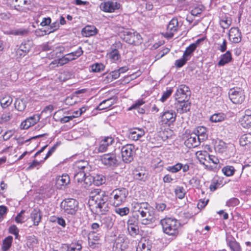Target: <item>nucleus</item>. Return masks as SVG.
Returning a JSON list of instances; mask_svg holds the SVG:
<instances>
[{
  "mask_svg": "<svg viewBox=\"0 0 251 251\" xmlns=\"http://www.w3.org/2000/svg\"><path fill=\"white\" fill-rule=\"evenodd\" d=\"M163 232L171 236H177L181 226L179 221L171 218H166L160 221Z\"/></svg>",
  "mask_w": 251,
  "mask_h": 251,
  "instance_id": "1",
  "label": "nucleus"
},
{
  "mask_svg": "<svg viewBox=\"0 0 251 251\" xmlns=\"http://www.w3.org/2000/svg\"><path fill=\"white\" fill-rule=\"evenodd\" d=\"M120 38L125 42L130 45L138 46L142 43L141 35L133 29H125L119 32Z\"/></svg>",
  "mask_w": 251,
  "mask_h": 251,
  "instance_id": "2",
  "label": "nucleus"
},
{
  "mask_svg": "<svg viewBox=\"0 0 251 251\" xmlns=\"http://www.w3.org/2000/svg\"><path fill=\"white\" fill-rule=\"evenodd\" d=\"M138 212L142 218L141 220V223L142 225H149L155 223L157 220L153 207H140L138 210Z\"/></svg>",
  "mask_w": 251,
  "mask_h": 251,
  "instance_id": "3",
  "label": "nucleus"
},
{
  "mask_svg": "<svg viewBox=\"0 0 251 251\" xmlns=\"http://www.w3.org/2000/svg\"><path fill=\"white\" fill-rule=\"evenodd\" d=\"M121 152L123 161L129 163L133 160L135 154V146L132 144L126 145L122 147Z\"/></svg>",
  "mask_w": 251,
  "mask_h": 251,
  "instance_id": "4",
  "label": "nucleus"
},
{
  "mask_svg": "<svg viewBox=\"0 0 251 251\" xmlns=\"http://www.w3.org/2000/svg\"><path fill=\"white\" fill-rule=\"evenodd\" d=\"M228 94L230 100L234 104H241L245 100L244 92L241 88H231L229 90Z\"/></svg>",
  "mask_w": 251,
  "mask_h": 251,
  "instance_id": "5",
  "label": "nucleus"
},
{
  "mask_svg": "<svg viewBox=\"0 0 251 251\" xmlns=\"http://www.w3.org/2000/svg\"><path fill=\"white\" fill-rule=\"evenodd\" d=\"M107 196L104 195L103 191L99 189L94 190L89 195V204H104Z\"/></svg>",
  "mask_w": 251,
  "mask_h": 251,
  "instance_id": "6",
  "label": "nucleus"
},
{
  "mask_svg": "<svg viewBox=\"0 0 251 251\" xmlns=\"http://www.w3.org/2000/svg\"><path fill=\"white\" fill-rule=\"evenodd\" d=\"M128 195V190L125 188H119L114 190L110 194L114 199V202L117 204H122L126 201Z\"/></svg>",
  "mask_w": 251,
  "mask_h": 251,
  "instance_id": "7",
  "label": "nucleus"
},
{
  "mask_svg": "<svg viewBox=\"0 0 251 251\" xmlns=\"http://www.w3.org/2000/svg\"><path fill=\"white\" fill-rule=\"evenodd\" d=\"M100 160L102 164L107 167H115L118 165V160L115 153H106L100 156Z\"/></svg>",
  "mask_w": 251,
  "mask_h": 251,
  "instance_id": "8",
  "label": "nucleus"
},
{
  "mask_svg": "<svg viewBox=\"0 0 251 251\" xmlns=\"http://www.w3.org/2000/svg\"><path fill=\"white\" fill-rule=\"evenodd\" d=\"M121 4L116 1L108 0L101 2L100 9L105 12L112 13L120 8Z\"/></svg>",
  "mask_w": 251,
  "mask_h": 251,
  "instance_id": "9",
  "label": "nucleus"
},
{
  "mask_svg": "<svg viewBox=\"0 0 251 251\" xmlns=\"http://www.w3.org/2000/svg\"><path fill=\"white\" fill-rule=\"evenodd\" d=\"M179 28L178 22L177 18H173L169 23L167 31L164 36L167 38H172L175 33H176Z\"/></svg>",
  "mask_w": 251,
  "mask_h": 251,
  "instance_id": "10",
  "label": "nucleus"
},
{
  "mask_svg": "<svg viewBox=\"0 0 251 251\" xmlns=\"http://www.w3.org/2000/svg\"><path fill=\"white\" fill-rule=\"evenodd\" d=\"M191 95V91L189 88L185 85H180L175 94L176 100H188Z\"/></svg>",
  "mask_w": 251,
  "mask_h": 251,
  "instance_id": "11",
  "label": "nucleus"
},
{
  "mask_svg": "<svg viewBox=\"0 0 251 251\" xmlns=\"http://www.w3.org/2000/svg\"><path fill=\"white\" fill-rule=\"evenodd\" d=\"M128 247L126 238L124 234H120L116 238L113 244V251H122Z\"/></svg>",
  "mask_w": 251,
  "mask_h": 251,
  "instance_id": "12",
  "label": "nucleus"
},
{
  "mask_svg": "<svg viewBox=\"0 0 251 251\" xmlns=\"http://www.w3.org/2000/svg\"><path fill=\"white\" fill-rule=\"evenodd\" d=\"M176 114L173 110H167L164 112L161 115V122L162 124L170 126L173 124L176 120Z\"/></svg>",
  "mask_w": 251,
  "mask_h": 251,
  "instance_id": "13",
  "label": "nucleus"
},
{
  "mask_svg": "<svg viewBox=\"0 0 251 251\" xmlns=\"http://www.w3.org/2000/svg\"><path fill=\"white\" fill-rule=\"evenodd\" d=\"M114 142V139L112 136L104 137L100 141L99 147L95 150L97 151V152H105Z\"/></svg>",
  "mask_w": 251,
  "mask_h": 251,
  "instance_id": "14",
  "label": "nucleus"
},
{
  "mask_svg": "<svg viewBox=\"0 0 251 251\" xmlns=\"http://www.w3.org/2000/svg\"><path fill=\"white\" fill-rule=\"evenodd\" d=\"M175 104L177 112L180 114L189 111L191 108V103L188 100H177Z\"/></svg>",
  "mask_w": 251,
  "mask_h": 251,
  "instance_id": "15",
  "label": "nucleus"
},
{
  "mask_svg": "<svg viewBox=\"0 0 251 251\" xmlns=\"http://www.w3.org/2000/svg\"><path fill=\"white\" fill-rule=\"evenodd\" d=\"M201 142L195 133H192L187 136L184 142L185 146L188 148H194L198 147Z\"/></svg>",
  "mask_w": 251,
  "mask_h": 251,
  "instance_id": "16",
  "label": "nucleus"
},
{
  "mask_svg": "<svg viewBox=\"0 0 251 251\" xmlns=\"http://www.w3.org/2000/svg\"><path fill=\"white\" fill-rule=\"evenodd\" d=\"M228 36L230 40L233 43H238L241 41V32L238 27L231 28L229 31Z\"/></svg>",
  "mask_w": 251,
  "mask_h": 251,
  "instance_id": "17",
  "label": "nucleus"
},
{
  "mask_svg": "<svg viewBox=\"0 0 251 251\" xmlns=\"http://www.w3.org/2000/svg\"><path fill=\"white\" fill-rule=\"evenodd\" d=\"M40 116L38 115H34L29 117L21 123V128L27 129L29 128L36 124L40 120Z\"/></svg>",
  "mask_w": 251,
  "mask_h": 251,
  "instance_id": "18",
  "label": "nucleus"
},
{
  "mask_svg": "<svg viewBox=\"0 0 251 251\" xmlns=\"http://www.w3.org/2000/svg\"><path fill=\"white\" fill-rule=\"evenodd\" d=\"M16 4L14 5L15 9L20 12H26L29 8L26 6L30 4L28 0H15Z\"/></svg>",
  "mask_w": 251,
  "mask_h": 251,
  "instance_id": "19",
  "label": "nucleus"
},
{
  "mask_svg": "<svg viewBox=\"0 0 251 251\" xmlns=\"http://www.w3.org/2000/svg\"><path fill=\"white\" fill-rule=\"evenodd\" d=\"M70 181L69 176L67 174H63L56 178V186L58 189H61L63 187H65L69 184Z\"/></svg>",
  "mask_w": 251,
  "mask_h": 251,
  "instance_id": "20",
  "label": "nucleus"
},
{
  "mask_svg": "<svg viewBox=\"0 0 251 251\" xmlns=\"http://www.w3.org/2000/svg\"><path fill=\"white\" fill-rule=\"evenodd\" d=\"M42 217L41 210L38 208H34L30 214V218L33 222V225L38 226L41 221Z\"/></svg>",
  "mask_w": 251,
  "mask_h": 251,
  "instance_id": "21",
  "label": "nucleus"
},
{
  "mask_svg": "<svg viewBox=\"0 0 251 251\" xmlns=\"http://www.w3.org/2000/svg\"><path fill=\"white\" fill-rule=\"evenodd\" d=\"M116 102V98H111L101 102L97 106V109L101 110L109 108Z\"/></svg>",
  "mask_w": 251,
  "mask_h": 251,
  "instance_id": "22",
  "label": "nucleus"
},
{
  "mask_svg": "<svg viewBox=\"0 0 251 251\" xmlns=\"http://www.w3.org/2000/svg\"><path fill=\"white\" fill-rule=\"evenodd\" d=\"M193 133H195L201 141H203L207 138L206 128L204 126H198Z\"/></svg>",
  "mask_w": 251,
  "mask_h": 251,
  "instance_id": "23",
  "label": "nucleus"
},
{
  "mask_svg": "<svg viewBox=\"0 0 251 251\" xmlns=\"http://www.w3.org/2000/svg\"><path fill=\"white\" fill-rule=\"evenodd\" d=\"M232 144L227 145L222 141H220L215 146V149L216 151L219 153H223L225 152L227 148H233Z\"/></svg>",
  "mask_w": 251,
  "mask_h": 251,
  "instance_id": "24",
  "label": "nucleus"
},
{
  "mask_svg": "<svg viewBox=\"0 0 251 251\" xmlns=\"http://www.w3.org/2000/svg\"><path fill=\"white\" fill-rule=\"evenodd\" d=\"M64 212L68 214L74 215L78 209V205H60Z\"/></svg>",
  "mask_w": 251,
  "mask_h": 251,
  "instance_id": "25",
  "label": "nucleus"
},
{
  "mask_svg": "<svg viewBox=\"0 0 251 251\" xmlns=\"http://www.w3.org/2000/svg\"><path fill=\"white\" fill-rule=\"evenodd\" d=\"M31 48L29 43H22L17 50V54L20 56H24L29 52Z\"/></svg>",
  "mask_w": 251,
  "mask_h": 251,
  "instance_id": "26",
  "label": "nucleus"
},
{
  "mask_svg": "<svg viewBox=\"0 0 251 251\" xmlns=\"http://www.w3.org/2000/svg\"><path fill=\"white\" fill-rule=\"evenodd\" d=\"M232 59L231 52L227 51L225 54L221 55V59L218 63L219 66H223L229 63Z\"/></svg>",
  "mask_w": 251,
  "mask_h": 251,
  "instance_id": "27",
  "label": "nucleus"
},
{
  "mask_svg": "<svg viewBox=\"0 0 251 251\" xmlns=\"http://www.w3.org/2000/svg\"><path fill=\"white\" fill-rule=\"evenodd\" d=\"M101 226L104 225L107 229H110L113 226L114 220L112 216H107L101 219Z\"/></svg>",
  "mask_w": 251,
  "mask_h": 251,
  "instance_id": "28",
  "label": "nucleus"
},
{
  "mask_svg": "<svg viewBox=\"0 0 251 251\" xmlns=\"http://www.w3.org/2000/svg\"><path fill=\"white\" fill-rule=\"evenodd\" d=\"M197 155L200 163L205 165V161L209 162L210 155L206 151H200L197 152Z\"/></svg>",
  "mask_w": 251,
  "mask_h": 251,
  "instance_id": "29",
  "label": "nucleus"
},
{
  "mask_svg": "<svg viewBox=\"0 0 251 251\" xmlns=\"http://www.w3.org/2000/svg\"><path fill=\"white\" fill-rule=\"evenodd\" d=\"M240 144L242 146L250 148L251 145V134L246 133L243 135L240 139Z\"/></svg>",
  "mask_w": 251,
  "mask_h": 251,
  "instance_id": "30",
  "label": "nucleus"
},
{
  "mask_svg": "<svg viewBox=\"0 0 251 251\" xmlns=\"http://www.w3.org/2000/svg\"><path fill=\"white\" fill-rule=\"evenodd\" d=\"M97 33V29L94 26H86L83 28L82 34L85 37H90Z\"/></svg>",
  "mask_w": 251,
  "mask_h": 251,
  "instance_id": "31",
  "label": "nucleus"
},
{
  "mask_svg": "<svg viewBox=\"0 0 251 251\" xmlns=\"http://www.w3.org/2000/svg\"><path fill=\"white\" fill-rule=\"evenodd\" d=\"M145 134V131L142 128H136L130 132V137L133 140H139Z\"/></svg>",
  "mask_w": 251,
  "mask_h": 251,
  "instance_id": "32",
  "label": "nucleus"
},
{
  "mask_svg": "<svg viewBox=\"0 0 251 251\" xmlns=\"http://www.w3.org/2000/svg\"><path fill=\"white\" fill-rule=\"evenodd\" d=\"M135 179L145 182L148 178V174L145 171L141 170L140 172L135 171L133 174Z\"/></svg>",
  "mask_w": 251,
  "mask_h": 251,
  "instance_id": "33",
  "label": "nucleus"
},
{
  "mask_svg": "<svg viewBox=\"0 0 251 251\" xmlns=\"http://www.w3.org/2000/svg\"><path fill=\"white\" fill-rule=\"evenodd\" d=\"M14 105L16 109L18 111H23L26 107V101L24 99H17Z\"/></svg>",
  "mask_w": 251,
  "mask_h": 251,
  "instance_id": "34",
  "label": "nucleus"
},
{
  "mask_svg": "<svg viewBox=\"0 0 251 251\" xmlns=\"http://www.w3.org/2000/svg\"><path fill=\"white\" fill-rule=\"evenodd\" d=\"M197 48V45L196 44H192L190 45L185 50L184 53H183V57L186 58L188 60L190 59L191 54L193 53V52L194 51V50Z\"/></svg>",
  "mask_w": 251,
  "mask_h": 251,
  "instance_id": "35",
  "label": "nucleus"
},
{
  "mask_svg": "<svg viewBox=\"0 0 251 251\" xmlns=\"http://www.w3.org/2000/svg\"><path fill=\"white\" fill-rule=\"evenodd\" d=\"M231 18L226 16L222 17L220 21L221 26L224 29L228 28L231 25Z\"/></svg>",
  "mask_w": 251,
  "mask_h": 251,
  "instance_id": "36",
  "label": "nucleus"
},
{
  "mask_svg": "<svg viewBox=\"0 0 251 251\" xmlns=\"http://www.w3.org/2000/svg\"><path fill=\"white\" fill-rule=\"evenodd\" d=\"M222 180L220 178L214 177L209 186L211 191L214 192L222 185Z\"/></svg>",
  "mask_w": 251,
  "mask_h": 251,
  "instance_id": "37",
  "label": "nucleus"
},
{
  "mask_svg": "<svg viewBox=\"0 0 251 251\" xmlns=\"http://www.w3.org/2000/svg\"><path fill=\"white\" fill-rule=\"evenodd\" d=\"M93 177V183L96 185H101L106 182V177L102 175H96Z\"/></svg>",
  "mask_w": 251,
  "mask_h": 251,
  "instance_id": "38",
  "label": "nucleus"
},
{
  "mask_svg": "<svg viewBox=\"0 0 251 251\" xmlns=\"http://www.w3.org/2000/svg\"><path fill=\"white\" fill-rule=\"evenodd\" d=\"M241 126L246 128L251 127V116H243L240 121Z\"/></svg>",
  "mask_w": 251,
  "mask_h": 251,
  "instance_id": "39",
  "label": "nucleus"
},
{
  "mask_svg": "<svg viewBox=\"0 0 251 251\" xmlns=\"http://www.w3.org/2000/svg\"><path fill=\"white\" fill-rule=\"evenodd\" d=\"M225 118L226 117L224 114L219 113L212 115L210 118V120L213 123H218L224 121Z\"/></svg>",
  "mask_w": 251,
  "mask_h": 251,
  "instance_id": "40",
  "label": "nucleus"
},
{
  "mask_svg": "<svg viewBox=\"0 0 251 251\" xmlns=\"http://www.w3.org/2000/svg\"><path fill=\"white\" fill-rule=\"evenodd\" d=\"M13 237L11 236L7 237L3 241L1 250L2 251H7L11 246Z\"/></svg>",
  "mask_w": 251,
  "mask_h": 251,
  "instance_id": "41",
  "label": "nucleus"
},
{
  "mask_svg": "<svg viewBox=\"0 0 251 251\" xmlns=\"http://www.w3.org/2000/svg\"><path fill=\"white\" fill-rule=\"evenodd\" d=\"M109 210L108 205H97L95 211L97 214H105Z\"/></svg>",
  "mask_w": 251,
  "mask_h": 251,
  "instance_id": "42",
  "label": "nucleus"
},
{
  "mask_svg": "<svg viewBox=\"0 0 251 251\" xmlns=\"http://www.w3.org/2000/svg\"><path fill=\"white\" fill-rule=\"evenodd\" d=\"M75 167L80 170V171H85V172H86L89 169L88 163L86 161H78L75 163Z\"/></svg>",
  "mask_w": 251,
  "mask_h": 251,
  "instance_id": "43",
  "label": "nucleus"
},
{
  "mask_svg": "<svg viewBox=\"0 0 251 251\" xmlns=\"http://www.w3.org/2000/svg\"><path fill=\"white\" fill-rule=\"evenodd\" d=\"M83 51L82 50V48L80 47L76 50L68 53L66 55L68 56V58H72V60H74L81 56L83 54Z\"/></svg>",
  "mask_w": 251,
  "mask_h": 251,
  "instance_id": "44",
  "label": "nucleus"
},
{
  "mask_svg": "<svg viewBox=\"0 0 251 251\" xmlns=\"http://www.w3.org/2000/svg\"><path fill=\"white\" fill-rule=\"evenodd\" d=\"M228 245L231 251H241L240 246L235 240L228 241Z\"/></svg>",
  "mask_w": 251,
  "mask_h": 251,
  "instance_id": "45",
  "label": "nucleus"
},
{
  "mask_svg": "<svg viewBox=\"0 0 251 251\" xmlns=\"http://www.w3.org/2000/svg\"><path fill=\"white\" fill-rule=\"evenodd\" d=\"M13 101L12 98L9 96H5L0 99V104L3 108L10 105Z\"/></svg>",
  "mask_w": 251,
  "mask_h": 251,
  "instance_id": "46",
  "label": "nucleus"
},
{
  "mask_svg": "<svg viewBox=\"0 0 251 251\" xmlns=\"http://www.w3.org/2000/svg\"><path fill=\"white\" fill-rule=\"evenodd\" d=\"M235 169L232 166H226L223 168L222 171L223 173V174L227 176H230L234 174L235 172Z\"/></svg>",
  "mask_w": 251,
  "mask_h": 251,
  "instance_id": "47",
  "label": "nucleus"
},
{
  "mask_svg": "<svg viewBox=\"0 0 251 251\" xmlns=\"http://www.w3.org/2000/svg\"><path fill=\"white\" fill-rule=\"evenodd\" d=\"M81 245L78 243H72L67 245V251H80Z\"/></svg>",
  "mask_w": 251,
  "mask_h": 251,
  "instance_id": "48",
  "label": "nucleus"
},
{
  "mask_svg": "<svg viewBox=\"0 0 251 251\" xmlns=\"http://www.w3.org/2000/svg\"><path fill=\"white\" fill-rule=\"evenodd\" d=\"M108 56L109 59L111 60L112 61L115 62L119 59L120 58V54L119 53V51L117 50H114L110 52L108 54Z\"/></svg>",
  "mask_w": 251,
  "mask_h": 251,
  "instance_id": "49",
  "label": "nucleus"
},
{
  "mask_svg": "<svg viewBox=\"0 0 251 251\" xmlns=\"http://www.w3.org/2000/svg\"><path fill=\"white\" fill-rule=\"evenodd\" d=\"M182 163H177L175 165L168 166L166 168V170L172 173H176L181 169Z\"/></svg>",
  "mask_w": 251,
  "mask_h": 251,
  "instance_id": "50",
  "label": "nucleus"
},
{
  "mask_svg": "<svg viewBox=\"0 0 251 251\" xmlns=\"http://www.w3.org/2000/svg\"><path fill=\"white\" fill-rule=\"evenodd\" d=\"M86 176L85 171H79L78 173L75 174L74 176V180L78 183H82L84 178Z\"/></svg>",
  "mask_w": 251,
  "mask_h": 251,
  "instance_id": "51",
  "label": "nucleus"
},
{
  "mask_svg": "<svg viewBox=\"0 0 251 251\" xmlns=\"http://www.w3.org/2000/svg\"><path fill=\"white\" fill-rule=\"evenodd\" d=\"M127 230L129 234L132 237H135L139 232L138 226L136 225L128 226Z\"/></svg>",
  "mask_w": 251,
  "mask_h": 251,
  "instance_id": "52",
  "label": "nucleus"
},
{
  "mask_svg": "<svg viewBox=\"0 0 251 251\" xmlns=\"http://www.w3.org/2000/svg\"><path fill=\"white\" fill-rule=\"evenodd\" d=\"M29 30L25 28H19L16 30H13L11 31V34L14 35L25 36L28 34Z\"/></svg>",
  "mask_w": 251,
  "mask_h": 251,
  "instance_id": "53",
  "label": "nucleus"
},
{
  "mask_svg": "<svg viewBox=\"0 0 251 251\" xmlns=\"http://www.w3.org/2000/svg\"><path fill=\"white\" fill-rule=\"evenodd\" d=\"M27 239V245L28 247H33L38 243V240L36 237L34 235L28 236Z\"/></svg>",
  "mask_w": 251,
  "mask_h": 251,
  "instance_id": "54",
  "label": "nucleus"
},
{
  "mask_svg": "<svg viewBox=\"0 0 251 251\" xmlns=\"http://www.w3.org/2000/svg\"><path fill=\"white\" fill-rule=\"evenodd\" d=\"M114 211L121 216L126 215L129 213V209L128 207L119 208L116 207Z\"/></svg>",
  "mask_w": 251,
  "mask_h": 251,
  "instance_id": "55",
  "label": "nucleus"
},
{
  "mask_svg": "<svg viewBox=\"0 0 251 251\" xmlns=\"http://www.w3.org/2000/svg\"><path fill=\"white\" fill-rule=\"evenodd\" d=\"M199 205H197V207H195V208L197 209V210H198L197 212H191V213L184 212L183 213L184 216L185 217H186L187 219H189V218H191L192 217H193L194 215H196L197 213L199 212L201 208H204L206 205H200L201 207H199Z\"/></svg>",
  "mask_w": 251,
  "mask_h": 251,
  "instance_id": "56",
  "label": "nucleus"
},
{
  "mask_svg": "<svg viewBox=\"0 0 251 251\" xmlns=\"http://www.w3.org/2000/svg\"><path fill=\"white\" fill-rule=\"evenodd\" d=\"M204 10V7L202 5H198L195 7L191 11V14L195 16H197L201 14Z\"/></svg>",
  "mask_w": 251,
  "mask_h": 251,
  "instance_id": "57",
  "label": "nucleus"
},
{
  "mask_svg": "<svg viewBox=\"0 0 251 251\" xmlns=\"http://www.w3.org/2000/svg\"><path fill=\"white\" fill-rule=\"evenodd\" d=\"M120 75V74L118 70H115L114 71L111 72L110 73L108 74L106 77L109 79L108 80L110 81H112L113 79H116L118 78Z\"/></svg>",
  "mask_w": 251,
  "mask_h": 251,
  "instance_id": "58",
  "label": "nucleus"
},
{
  "mask_svg": "<svg viewBox=\"0 0 251 251\" xmlns=\"http://www.w3.org/2000/svg\"><path fill=\"white\" fill-rule=\"evenodd\" d=\"M72 60V58H68V56L65 55L62 58L57 60L58 65H57V67L63 66Z\"/></svg>",
  "mask_w": 251,
  "mask_h": 251,
  "instance_id": "59",
  "label": "nucleus"
},
{
  "mask_svg": "<svg viewBox=\"0 0 251 251\" xmlns=\"http://www.w3.org/2000/svg\"><path fill=\"white\" fill-rule=\"evenodd\" d=\"M104 68V66L101 63H96L91 66V69L93 72H100Z\"/></svg>",
  "mask_w": 251,
  "mask_h": 251,
  "instance_id": "60",
  "label": "nucleus"
},
{
  "mask_svg": "<svg viewBox=\"0 0 251 251\" xmlns=\"http://www.w3.org/2000/svg\"><path fill=\"white\" fill-rule=\"evenodd\" d=\"M83 185L84 187H86L88 186H90L91 185L92 183H93V177L91 176H85L84 178L83 181Z\"/></svg>",
  "mask_w": 251,
  "mask_h": 251,
  "instance_id": "61",
  "label": "nucleus"
},
{
  "mask_svg": "<svg viewBox=\"0 0 251 251\" xmlns=\"http://www.w3.org/2000/svg\"><path fill=\"white\" fill-rule=\"evenodd\" d=\"M60 144V142H57L53 147H52L48 151L47 153L46 156L44 158V160L42 161H44L46 159H47L51 154L55 151L57 147Z\"/></svg>",
  "mask_w": 251,
  "mask_h": 251,
  "instance_id": "62",
  "label": "nucleus"
},
{
  "mask_svg": "<svg viewBox=\"0 0 251 251\" xmlns=\"http://www.w3.org/2000/svg\"><path fill=\"white\" fill-rule=\"evenodd\" d=\"M76 102V97L75 96H69L65 100V103L68 105H73Z\"/></svg>",
  "mask_w": 251,
  "mask_h": 251,
  "instance_id": "63",
  "label": "nucleus"
},
{
  "mask_svg": "<svg viewBox=\"0 0 251 251\" xmlns=\"http://www.w3.org/2000/svg\"><path fill=\"white\" fill-rule=\"evenodd\" d=\"M189 60L186 58L182 56V57L179 59L176 60L175 62V65L177 68H181L185 64L186 62Z\"/></svg>",
  "mask_w": 251,
  "mask_h": 251,
  "instance_id": "64",
  "label": "nucleus"
}]
</instances>
